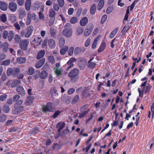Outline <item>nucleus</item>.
I'll return each mask as SVG.
<instances>
[{
  "label": "nucleus",
  "instance_id": "nucleus-46",
  "mask_svg": "<svg viewBox=\"0 0 154 154\" xmlns=\"http://www.w3.org/2000/svg\"><path fill=\"white\" fill-rule=\"evenodd\" d=\"M7 117L4 115H2L0 116V122H3L7 119Z\"/></svg>",
  "mask_w": 154,
  "mask_h": 154
},
{
  "label": "nucleus",
  "instance_id": "nucleus-64",
  "mask_svg": "<svg viewBox=\"0 0 154 154\" xmlns=\"http://www.w3.org/2000/svg\"><path fill=\"white\" fill-rule=\"evenodd\" d=\"M8 33L7 31H4L3 33V37L5 39H6L8 36Z\"/></svg>",
  "mask_w": 154,
  "mask_h": 154
},
{
  "label": "nucleus",
  "instance_id": "nucleus-34",
  "mask_svg": "<svg viewBox=\"0 0 154 154\" xmlns=\"http://www.w3.org/2000/svg\"><path fill=\"white\" fill-rule=\"evenodd\" d=\"M26 59L25 57H19L17 59V62L20 64L24 63L26 62Z\"/></svg>",
  "mask_w": 154,
  "mask_h": 154
},
{
  "label": "nucleus",
  "instance_id": "nucleus-16",
  "mask_svg": "<svg viewBox=\"0 0 154 154\" xmlns=\"http://www.w3.org/2000/svg\"><path fill=\"white\" fill-rule=\"evenodd\" d=\"M85 51V49L83 48L77 47L76 48L74 51V53L75 55H77L81 53V52H84Z\"/></svg>",
  "mask_w": 154,
  "mask_h": 154
},
{
  "label": "nucleus",
  "instance_id": "nucleus-32",
  "mask_svg": "<svg viewBox=\"0 0 154 154\" xmlns=\"http://www.w3.org/2000/svg\"><path fill=\"white\" fill-rule=\"evenodd\" d=\"M84 30L83 27H77L76 29V35H79L83 33Z\"/></svg>",
  "mask_w": 154,
  "mask_h": 154
},
{
  "label": "nucleus",
  "instance_id": "nucleus-47",
  "mask_svg": "<svg viewBox=\"0 0 154 154\" xmlns=\"http://www.w3.org/2000/svg\"><path fill=\"white\" fill-rule=\"evenodd\" d=\"M107 16L106 14H104L103 16L101 18L100 21V23L101 24H103L107 20Z\"/></svg>",
  "mask_w": 154,
  "mask_h": 154
},
{
  "label": "nucleus",
  "instance_id": "nucleus-14",
  "mask_svg": "<svg viewBox=\"0 0 154 154\" xmlns=\"http://www.w3.org/2000/svg\"><path fill=\"white\" fill-rule=\"evenodd\" d=\"M33 8L35 10L40 9L42 12H43L44 11V6L41 5L40 3H35L34 5Z\"/></svg>",
  "mask_w": 154,
  "mask_h": 154
},
{
  "label": "nucleus",
  "instance_id": "nucleus-23",
  "mask_svg": "<svg viewBox=\"0 0 154 154\" xmlns=\"http://www.w3.org/2000/svg\"><path fill=\"white\" fill-rule=\"evenodd\" d=\"M45 51L43 50L40 51L37 54V58L38 59H39L42 58L44 56L45 54Z\"/></svg>",
  "mask_w": 154,
  "mask_h": 154
},
{
  "label": "nucleus",
  "instance_id": "nucleus-18",
  "mask_svg": "<svg viewBox=\"0 0 154 154\" xmlns=\"http://www.w3.org/2000/svg\"><path fill=\"white\" fill-rule=\"evenodd\" d=\"M34 100L32 97L28 96L26 99L25 103L26 105H29L33 103Z\"/></svg>",
  "mask_w": 154,
  "mask_h": 154
},
{
  "label": "nucleus",
  "instance_id": "nucleus-38",
  "mask_svg": "<svg viewBox=\"0 0 154 154\" xmlns=\"http://www.w3.org/2000/svg\"><path fill=\"white\" fill-rule=\"evenodd\" d=\"M49 32L51 36L53 37H55L57 31L55 29L52 27L51 28Z\"/></svg>",
  "mask_w": 154,
  "mask_h": 154
},
{
  "label": "nucleus",
  "instance_id": "nucleus-49",
  "mask_svg": "<svg viewBox=\"0 0 154 154\" xmlns=\"http://www.w3.org/2000/svg\"><path fill=\"white\" fill-rule=\"evenodd\" d=\"M74 48L72 47L69 48L68 51V54L69 56H72L73 54Z\"/></svg>",
  "mask_w": 154,
  "mask_h": 154
},
{
  "label": "nucleus",
  "instance_id": "nucleus-61",
  "mask_svg": "<svg viewBox=\"0 0 154 154\" xmlns=\"http://www.w3.org/2000/svg\"><path fill=\"white\" fill-rule=\"evenodd\" d=\"M18 5L20 6H22L24 4V0H17Z\"/></svg>",
  "mask_w": 154,
  "mask_h": 154
},
{
  "label": "nucleus",
  "instance_id": "nucleus-9",
  "mask_svg": "<svg viewBox=\"0 0 154 154\" xmlns=\"http://www.w3.org/2000/svg\"><path fill=\"white\" fill-rule=\"evenodd\" d=\"M20 68L19 67L14 68L13 69L10 68V75L12 74L13 76H16L20 72Z\"/></svg>",
  "mask_w": 154,
  "mask_h": 154
},
{
  "label": "nucleus",
  "instance_id": "nucleus-33",
  "mask_svg": "<svg viewBox=\"0 0 154 154\" xmlns=\"http://www.w3.org/2000/svg\"><path fill=\"white\" fill-rule=\"evenodd\" d=\"M96 5L94 4H93L91 6L90 8V13L92 14H94L96 12Z\"/></svg>",
  "mask_w": 154,
  "mask_h": 154
},
{
  "label": "nucleus",
  "instance_id": "nucleus-42",
  "mask_svg": "<svg viewBox=\"0 0 154 154\" xmlns=\"http://www.w3.org/2000/svg\"><path fill=\"white\" fill-rule=\"evenodd\" d=\"M48 59L49 62L51 64H54L55 63V59L54 56L50 55L48 56Z\"/></svg>",
  "mask_w": 154,
  "mask_h": 154
},
{
  "label": "nucleus",
  "instance_id": "nucleus-30",
  "mask_svg": "<svg viewBox=\"0 0 154 154\" xmlns=\"http://www.w3.org/2000/svg\"><path fill=\"white\" fill-rule=\"evenodd\" d=\"M41 41L42 40L41 38L38 37L35 38L33 41L34 43L36 44L35 45L36 46H38L40 44Z\"/></svg>",
  "mask_w": 154,
  "mask_h": 154
},
{
  "label": "nucleus",
  "instance_id": "nucleus-43",
  "mask_svg": "<svg viewBox=\"0 0 154 154\" xmlns=\"http://www.w3.org/2000/svg\"><path fill=\"white\" fill-rule=\"evenodd\" d=\"M95 113V111L94 112H92L90 114V117L88 118L86 120V123L87 124L91 120L93 117H94V116Z\"/></svg>",
  "mask_w": 154,
  "mask_h": 154
},
{
  "label": "nucleus",
  "instance_id": "nucleus-6",
  "mask_svg": "<svg viewBox=\"0 0 154 154\" xmlns=\"http://www.w3.org/2000/svg\"><path fill=\"white\" fill-rule=\"evenodd\" d=\"M94 28V26L92 23H89L86 27L84 31V35L87 36L92 33Z\"/></svg>",
  "mask_w": 154,
  "mask_h": 154
},
{
  "label": "nucleus",
  "instance_id": "nucleus-22",
  "mask_svg": "<svg viewBox=\"0 0 154 154\" xmlns=\"http://www.w3.org/2000/svg\"><path fill=\"white\" fill-rule=\"evenodd\" d=\"M82 96L83 98H86L89 96V94L88 93V91L86 88H84L82 92Z\"/></svg>",
  "mask_w": 154,
  "mask_h": 154
},
{
  "label": "nucleus",
  "instance_id": "nucleus-11",
  "mask_svg": "<svg viewBox=\"0 0 154 154\" xmlns=\"http://www.w3.org/2000/svg\"><path fill=\"white\" fill-rule=\"evenodd\" d=\"M152 87V86L150 85H148L145 87H143V90H142V97H143V92L145 94L149 93Z\"/></svg>",
  "mask_w": 154,
  "mask_h": 154
},
{
  "label": "nucleus",
  "instance_id": "nucleus-44",
  "mask_svg": "<svg viewBox=\"0 0 154 154\" xmlns=\"http://www.w3.org/2000/svg\"><path fill=\"white\" fill-rule=\"evenodd\" d=\"M67 64L68 65H69V66L66 69V71H68L71 68H72L73 67V63H72L71 62V61L69 60L67 62Z\"/></svg>",
  "mask_w": 154,
  "mask_h": 154
},
{
  "label": "nucleus",
  "instance_id": "nucleus-48",
  "mask_svg": "<svg viewBox=\"0 0 154 154\" xmlns=\"http://www.w3.org/2000/svg\"><path fill=\"white\" fill-rule=\"evenodd\" d=\"M39 131V129L37 127L33 128L32 129L31 133L33 134H35L38 133V132Z\"/></svg>",
  "mask_w": 154,
  "mask_h": 154
},
{
  "label": "nucleus",
  "instance_id": "nucleus-36",
  "mask_svg": "<svg viewBox=\"0 0 154 154\" xmlns=\"http://www.w3.org/2000/svg\"><path fill=\"white\" fill-rule=\"evenodd\" d=\"M106 47V44L105 42H103L101 44V46L98 50V52H100L103 51Z\"/></svg>",
  "mask_w": 154,
  "mask_h": 154
},
{
  "label": "nucleus",
  "instance_id": "nucleus-39",
  "mask_svg": "<svg viewBox=\"0 0 154 154\" xmlns=\"http://www.w3.org/2000/svg\"><path fill=\"white\" fill-rule=\"evenodd\" d=\"M65 40L64 38L61 37L60 38L59 42V46L62 48L65 44Z\"/></svg>",
  "mask_w": 154,
  "mask_h": 154
},
{
  "label": "nucleus",
  "instance_id": "nucleus-52",
  "mask_svg": "<svg viewBox=\"0 0 154 154\" xmlns=\"http://www.w3.org/2000/svg\"><path fill=\"white\" fill-rule=\"evenodd\" d=\"M7 96L6 94H4L0 96V100L2 101L5 100L7 99Z\"/></svg>",
  "mask_w": 154,
  "mask_h": 154
},
{
  "label": "nucleus",
  "instance_id": "nucleus-60",
  "mask_svg": "<svg viewBox=\"0 0 154 154\" xmlns=\"http://www.w3.org/2000/svg\"><path fill=\"white\" fill-rule=\"evenodd\" d=\"M91 42V39L88 38L85 41V46L87 47L90 45Z\"/></svg>",
  "mask_w": 154,
  "mask_h": 154
},
{
  "label": "nucleus",
  "instance_id": "nucleus-37",
  "mask_svg": "<svg viewBox=\"0 0 154 154\" xmlns=\"http://www.w3.org/2000/svg\"><path fill=\"white\" fill-rule=\"evenodd\" d=\"M14 40L15 43L16 44H19L21 40V38L20 36L18 35H16L14 36Z\"/></svg>",
  "mask_w": 154,
  "mask_h": 154
},
{
  "label": "nucleus",
  "instance_id": "nucleus-63",
  "mask_svg": "<svg viewBox=\"0 0 154 154\" xmlns=\"http://www.w3.org/2000/svg\"><path fill=\"white\" fill-rule=\"evenodd\" d=\"M10 20L14 22L16 21V17L13 15L10 14Z\"/></svg>",
  "mask_w": 154,
  "mask_h": 154
},
{
  "label": "nucleus",
  "instance_id": "nucleus-5",
  "mask_svg": "<svg viewBox=\"0 0 154 154\" xmlns=\"http://www.w3.org/2000/svg\"><path fill=\"white\" fill-rule=\"evenodd\" d=\"M70 25V23H67L65 26V28L63 32V33L67 37H70L72 34V30Z\"/></svg>",
  "mask_w": 154,
  "mask_h": 154
},
{
  "label": "nucleus",
  "instance_id": "nucleus-45",
  "mask_svg": "<svg viewBox=\"0 0 154 154\" xmlns=\"http://www.w3.org/2000/svg\"><path fill=\"white\" fill-rule=\"evenodd\" d=\"M62 112L61 111H60L59 109L56 110L55 112L54 115L52 116V117L54 118H56Z\"/></svg>",
  "mask_w": 154,
  "mask_h": 154
},
{
  "label": "nucleus",
  "instance_id": "nucleus-31",
  "mask_svg": "<svg viewBox=\"0 0 154 154\" xmlns=\"http://www.w3.org/2000/svg\"><path fill=\"white\" fill-rule=\"evenodd\" d=\"M96 65V63L95 62H88L87 66L91 69H94Z\"/></svg>",
  "mask_w": 154,
  "mask_h": 154
},
{
  "label": "nucleus",
  "instance_id": "nucleus-29",
  "mask_svg": "<svg viewBox=\"0 0 154 154\" xmlns=\"http://www.w3.org/2000/svg\"><path fill=\"white\" fill-rule=\"evenodd\" d=\"M20 19H23L26 15V13L24 10H21L19 12Z\"/></svg>",
  "mask_w": 154,
  "mask_h": 154
},
{
  "label": "nucleus",
  "instance_id": "nucleus-59",
  "mask_svg": "<svg viewBox=\"0 0 154 154\" xmlns=\"http://www.w3.org/2000/svg\"><path fill=\"white\" fill-rule=\"evenodd\" d=\"M20 98V96L18 94L14 95L13 98V101L14 102H17Z\"/></svg>",
  "mask_w": 154,
  "mask_h": 154
},
{
  "label": "nucleus",
  "instance_id": "nucleus-50",
  "mask_svg": "<svg viewBox=\"0 0 154 154\" xmlns=\"http://www.w3.org/2000/svg\"><path fill=\"white\" fill-rule=\"evenodd\" d=\"M34 69L32 67H30L28 70V74L29 75H32L34 72Z\"/></svg>",
  "mask_w": 154,
  "mask_h": 154
},
{
  "label": "nucleus",
  "instance_id": "nucleus-15",
  "mask_svg": "<svg viewBox=\"0 0 154 154\" xmlns=\"http://www.w3.org/2000/svg\"><path fill=\"white\" fill-rule=\"evenodd\" d=\"M48 44L49 48L52 49L54 48L56 46L55 41L52 39H49L48 42Z\"/></svg>",
  "mask_w": 154,
  "mask_h": 154
},
{
  "label": "nucleus",
  "instance_id": "nucleus-24",
  "mask_svg": "<svg viewBox=\"0 0 154 154\" xmlns=\"http://www.w3.org/2000/svg\"><path fill=\"white\" fill-rule=\"evenodd\" d=\"M104 3L105 2L104 0H100L99 1L97 6V9L98 10H100L103 8L104 5Z\"/></svg>",
  "mask_w": 154,
  "mask_h": 154
},
{
  "label": "nucleus",
  "instance_id": "nucleus-53",
  "mask_svg": "<svg viewBox=\"0 0 154 154\" xmlns=\"http://www.w3.org/2000/svg\"><path fill=\"white\" fill-rule=\"evenodd\" d=\"M57 2L61 8H62L64 5V0H57Z\"/></svg>",
  "mask_w": 154,
  "mask_h": 154
},
{
  "label": "nucleus",
  "instance_id": "nucleus-28",
  "mask_svg": "<svg viewBox=\"0 0 154 154\" xmlns=\"http://www.w3.org/2000/svg\"><path fill=\"white\" fill-rule=\"evenodd\" d=\"M28 17L31 20H35L36 19V15L34 13H32L29 12L28 13Z\"/></svg>",
  "mask_w": 154,
  "mask_h": 154
},
{
  "label": "nucleus",
  "instance_id": "nucleus-26",
  "mask_svg": "<svg viewBox=\"0 0 154 154\" xmlns=\"http://www.w3.org/2000/svg\"><path fill=\"white\" fill-rule=\"evenodd\" d=\"M80 100L79 96L78 94L76 95L73 98L72 103V104H75L77 103Z\"/></svg>",
  "mask_w": 154,
  "mask_h": 154
},
{
  "label": "nucleus",
  "instance_id": "nucleus-4",
  "mask_svg": "<svg viewBox=\"0 0 154 154\" xmlns=\"http://www.w3.org/2000/svg\"><path fill=\"white\" fill-rule=\"evenodd\" d=\"M29 43V42L28 39H22L20 42L19 46L22 50L26 51L27 49Z\"/></svg>",
  "mask_w": 154,
  "mask_h": 154
},
{
  "label": "nucleus",
  "instance_id": "nucleus-3",
  "mask_svg": "<svg viewBox=\"0 0 154 154\" xmlns=\"http://www.w3.org/2000/svg\"><path fill=\"white\" fill-rule=\"evenodd\" d=\"M89 105L87 104L83 105L80 108V111L81 112V113H79V118H82L87 116L89 112Z\"/></svg>",
  "mask_w": 154,
  "mask_h": 154
},
{
  "label": "nucleus",
  "instance_id": "nucleus-12",
  "mask_svg": "<svg viewBox=\"0 0 154 154\" xmlns=\"http://www.w3.org/2000/svg\"><path fill=\"white\" fill-rule=\"evenodd\" d=\"M10 104V100L8 99L6 103L3 107V110L5 113H8L10 110L9 105Z\"/></svg>",
  "mask_w": 154,
  "mask_h": 154
},
{
  "label": "nucleus",
  "instance_id": "nucleus-7",
  "mask_svg": "<svg viewBox=\"0 0 154 154\" xmlns=\"http://www.w3.org/2000/svg\"><path fill=\"white\" fill-rule=\"evenodd\" d=\"M53 108L52 104L50 102L47 103L46 105L44 106L42 108V111L43 112H53Z\"/></svg>",
  "mask_w": 154,
  "mask_h": 154
},
{
  "label": "nucleus",
  "instance_id": "nucleus-19",
  "mask_svg": "<svg viewBox=\"0 0 154 154\" xmlns=\"http://www.w3.org/2000/svg\"><path fill=\"white\" fill-rule=\"evenodd\" d=\"M8 8V5L5 2H0V9L3 11H6Z\"/></svg>",
  "mask_w": 154,
  "mask_h": 154
},
{
  "label": "nucleus",
  "instance_id": "nucleus-51",
  "mask_svg": "<svg viewBox=\"0 0 154 154\" xmlns=\"http://www.w3.org/2000/svg\"><path fill=\"white\" fill-rule=\"evenodd\" d=\"M54 72L56 75L58 76H59L62 74V71L59 69H56L54 70Z\"/></svg>",
  "mask_w": 154,
  "mask_h": 154
},
{
  "label": "nucleus",
  "instance_id": "nucleus-1",
  "mask_svg": "<svg viewBox=\"0 0 154 154\" xmlns=\"http://www.w3.org/2000/svg\"><path fill=\"white\" fill-rule=\"evenodd\" d=\"M79 71L77 68H74L71 70L68 74L71 82H74L79 78Z\"/></svg>",
  "mask_w": 154,
  "mask_h": 154
},
{
  "label": "nucleus",
  "instance_id": "nucleus-62",
  "mask_svg": "<svg viewBox=\"0 0 154 154\" xmlns=\"http://www.w3.org/2000/svg\"><path fill=\"white\" fill-rule=\"evenodd\" d=\"M113 10V8L111 7H109L106 9V13L108 14H110L111 13Z\"/></svg>",
  "mask_w": 154,
  "mask_h": 154
},
{
  "label": "nucleus",
  "instance_id": "nucleus-54",
  "mask_svg": "<svg viewBox=\"0 0 154 154\" xmlns=\"http://www.w3.org/2000/svg\"><path fill=\"white\" fill-rule=\"evenodd\" d=\"M3 45V49L5 51H7L8 49V45L7 43L5 42L4 43Z\"/></svg>",
  "mask_w": 154,
  "mask_h": 154
},
{
  "label": "nucleus",
  "instance_id": "nucleus-57",
  "mask_svg": "<svg viewBox=\"0 0 154 154\" xmlns=\"http://www.w3.org/2000/svg\"><path fill=\"white\" fill-rule=\"evenodd\" d=\"M77 18L75 17H72L70 20V23L73 24L76 23L77 22Z\"/></svg>",
  "mask_w": 154,
  "mask_h": 154
},
{
  "label": "nucleus",
  "instance_id": "nucleus-20",
  "mask_svg": "<svg viewBox=\"0 0 154 154\" xmlns=\"http://www.w3.org/2000/svg\"><path fill=\"white\" fill-rule=\"evenodd\" d=\"M48 76V73L46 71H42L40 75L39 78L41 79H46Z\"/></svg>",
  "mask_w": 154,
  "mask_h": 154
},
{
  "label": "nucleus",
  "instance_id": "nucleus-10",
  "mask_svg": "<svg viewBox=\"0 0 154 154\" xmlns=\"http://www.w3.org/2000/svg\"><path fill=\"white\" fill-rule=\"evenodd\" d=\"M16 91L20 94L23 96L25 92L24 88L21 85H18L16 87Z\"/></svg>",
  "mask_w": 154,
  "mask_h": 154
},
{
  "label": "nucleus",
  "instance_id": "nucleus-27",
  "mask_svg": "<svg viewBox=\"0 0 154 154\" xmlns=\"http://www.w3.org/2000/svg\"><path fill=\"white\" fill-rule=\"evenodd\" d=\"M69 47L68 46H65L63 47L60 50V53L61 55H64L66 52L68 50Z\"/></svg>",
  "mask_w": 154,
  "mask_h": 154
},
{
  "label": "nucleus",
  "instance_id": "nucleus-58",
  "mask_svg": "<svg viewBox=\"0 0 154 154\" xmlns=\"http://www.w3.org/2000/svg\"><path fill=\"white\" fill-rule=\"evenodd\" d=\"M2 21L5 22L7 21V17L5 14H2L0 17Z\"/></svg>",
  "mask_w": 154,
  "mask_h": 154
},
{
  "label": "nucleus",
  "instance_id": "nucleus-55",
  "mask_svg": "<svg viewBox=\"0 0 154 154\" xmlns=\"http://www.w3.org/2000/svg\"><path fill=\"white\" fill-rule=\"evenodd\" d=\"M59 5L57 3H54L53 5V8L56 11H58L59 10Z\"/></svg>",
  "mask_w": 154,
  "mask_h": 154
},
{
  "label": "nucleus",
  "instance_id": "nucleus-21",
  "mask_svg": "<svg viewBox=\"0 0 154 154\" xmlns=\"http://www.w3.org/2000/svg\"><path fill=\"white\" fill-rule=\"evenodd\" d=\"M17 8V4L14 2H10V11L12 12H14L16 11Z\"/></svg>",
  "mask_w": 154,
  "mask_h": 154
},
{
  "label": "nucleus",
  "instance_id": "nucleus-41",
  "mask_svg": "<svg viewBox=\"0 0 154 154\" xmlns=\"http://www.w3.org/2000/svg\"><path fill=\"white\" fill-rule=\"evenodd\" d=\"M56 14L55 12L53 9H51L49 11V16L50 17L55 18V15Z\"/></svg>",
  "mask_w": 154,
  "mask_h": 154
},
{
  "label": "nucleus",
  "instance_id": "nucleus-17",
  "mask_svg": "<svg viewBox=\"0 0 154 154\" xmlns=\"http://www.w3.org/2000/svg\"><path fill=\"white\" fill-rule=\"evenodd\" d=\"M88 18L86 17H83L80 20V24L81 26H84L88 23Z\"/></svg>",
  "mask_w": 154,
  "mask_h": 154
},
{
  "label": "nucleus",
  "instance_id": "nucleus-56",
  "mask_svg": "<svg viewBox=\"0 0 154 154\" xmlns=\"http://www.w3.org/2000/svg\"><path fill=\"white\" fill-rule=\"evenodd\" d=\"M58 125H59V128L62 129L65 127V122H59L58 123L57 126Z\"/></svg>",
  "mask_w": 154,
  "mask_h": 154
},
{
  "label": "nucleus",
  "instance_id": "nucleus-8",
  "mask_svg": "<svg viewBox=\"0 0 154 154\" xmlns=\"http://www.w3.org/2000/svg\"><path fill=\"white\" fill-rule=\"evenodd\" d=\"M33 26L31 25L28 26L26 28V32L25 33V37L26 38H28L31 35L33 31Z\"/></svg>",
  "mask_w": 154,
  "mask_h": 154
},
{
  "label": "nucleus",
  "instance_id": "nucleus-35",
  "mask_svg": "<svg viewBox=\"0 0 154 154\" xmlns=\"http://www.w3.org/2000/svg\"><path fill=\"white\" fill-rule=\"evenodd\" d=\"M31 5V0H27L25 2V8L27 11H29L30 9Z\"/></svg>",
  "mask_w": 154,
  "mask_h": 154
},
{
  "label": "nucleus",
  "instance_id": "nucleus-40",
  "mask_svg": "<svg viewBox=\"0 0 154 154\" xmlns=\"http://www.w3.org/2000/svg\"><path fill=\"white\" fill-rule=\"evenodd\" d=\"M21 81L18 80H16L14 81L11 84V87H14L18 84H20Z\"/></svg>",
  "mask_w": 154,
  "mask_h": 154
},
{
  "label": "nucleus",
  "instance_id": "nucleus-13",
  "mask_svg": "<svg viewBox=\"0 0 154 154\" xmlns=\"http://www.w3.org/2000/svg\"><path fill=\"white\" fill-rule=\"evenodd\" d=\"M45 61V59L43 58L38 61L37 63L35 65V67L37 68H41L43 65Z\"/></svg>",
  "mask_w": 154,
  "mask_h": 154
},
{
  "label": "nucleus",
  "instance_id": "nucleus-2",
  "mask_svg": "<svg viewBox=\"0 0 154 154\" xmlns=\"http://www.w3.org/2000/svg\"><path fill=\"white\" fill-rule=\"evenodd\" d=\"M23 102L22 100H20L16 103L14 106V109L12 110V113L13 114H18L24 111V106L21 105Z\"/></svg>",
  "mask_w": 154,
  "mask_h": 154
},
{
  "label": "nucleus",
  "instance_id": "nucleus-25",
  "mask_svg": "<svg viewBox=\"0 0 154 154\" xmlns=\"http://www.w3.org/2000/svg\"><path fill=\"white\" fill-rule=\"evenodd\" d=\"M119 30V28L117 27L113 29L110 33L109 35V37L111 38H113L116 35Z\"/></svg>",
  "mask_w": 154,
  "mask_h": 154
}]
</instances>
